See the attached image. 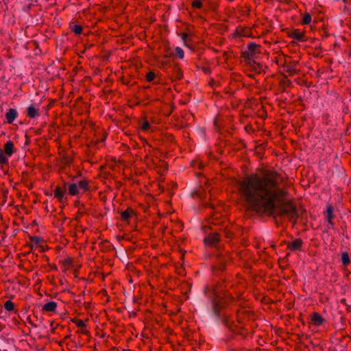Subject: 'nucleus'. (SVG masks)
Masks as SVG:
<instances>
[{
	"mask_svg": "<svg viewBox=\"0 0 351 351\" xmlns=\"http://www.w3.org/2000/svg\"><path fill=\"white\" fill-rule=\"evenodd\" d=\"M281 180L276 173L263 176L252 174L241 182V193L248 210L269 215L276 213L295 223L298 219L295 206L290 202H284L281 199L285 195L279 186Z\"/></svg>",
	"mask_w": 351,
	"mask_h": 351,
	"instance_id": "nucleus-1",
	"label": "nucleus"
},
{
	"mask_svg": "<svg viewBox=\"0 0 351 351\" xmlns=\"http://www.w3.org/2000/svg\"><path fill=\"white\" fill-rule=\"evenodd\" d=\"M205 293L211 299L215 313L217 315H219V310L232 300V297L217 289L211 290L208 288L205 290Z\"/></svg>",
	"mask_w": 351,
	"mask_h": 351,
	"instance_id": "nucleus-2",
	"label": "nucleus"
},
{
	"mask_svg": "<svg viewBox=\"0 0 351 351\" xmlns=\"http://www.w3.org/2000/svg\"><path fill=\"white\" fill-rule=\"evenodd\" d=\"M88 190V182L83 180L69 185L68 192L72 196L80 195Z\"/></svg>",
	"mask_w": 351,
	"mask_h": 351,
	"instance_id": "nucleus-3",
	"label": "nucleus"
},
{
	"mask_svg": "<svg viewBox=\"0 0 351 351\" xmlns=\"http://www.w3.org/2000/svg\"><path fill=\"white\" fill-rule=\"evenodd\" d=\"M260 53V46L254 43H250L247 49L243 53L245 60L256 59Z\"/></svg>",
	"mask_w": 351,
	"mask_h": 351,
	"instance_id": "nucleus-4",
	"label": "nucleus"
},
{
	"mask_svg": "<svg viewBox=\"0 0 351 351\" xmlns=\"http://www.w3.org/2000/svg\"><path fill=\"white\" fill-rule=\"evenodd\" d=\"M334 209L332 205H327L326 211L324 213L325 217L326 218L328 224L327 228H332L334 226V223L332 221L333 218L335 217L334 215Z\"/></svg>",
	"mask_w": 351,
	"mask_h": 351,
	"instance_id": "nucleus-5",
	"label": "nucleus"
},
{
	"mask_svg": "<svg viewBox=\"0 0 351 351\" xmlns=\"http://www.w3.org/2000/svg\"><path fill=\"white\" fill-rule=\"evenodd\" d=\"M65 189H62L59 186H56L53 193L54 197L58 199L61 204H65L66 202V197H65Z\"/></svg>",
	"mask_w": 351,
	"mask_h": 351,
	"instance_id": "nucleus-6",
	"label": "nucleus"
},
{
	"mask_svg": "<svg viewBox=\"0 0 351 351\" xmlns=\"http://www.w3.org/2000/svg\"><path fill=\"white\" fill-rule=\"evenodd\" d=\"M27 116L29 118L34 119L40 116L39 106L37 104H31L27 108Z\"/></svg>",
	"mask_w": 351,
	"mask_h": 351,
	"instance_id": "nucleus-7",
	"label": "nucleus"
},
{
	"mask_svg": "<svg viewBox=\"0 0 351 351\" xmlns=\"http://www.w3.org/2000/svg\"><path fill=\"white\" fill-rule=\"evenodd\" d=\"M289 36L298 41H304L306 40L304 32L299 29H293L289 34Z\"/></svg>",
	"mask_w": 351,
	"mask_h": 351,
	"instance_id": "nucleus-8",
	"label": "nucleus"
},
{
	"mask_svg": "<svg viewBox=\"0 0 351 351\" xmlns=\"http://www.w3.org/2000/svg\"><path fill=\"white\" fill-rule=\"evenodd\" d=\"M247 66L254 72H260L262 69V65L256 61V59L246 60Z\"/></svg>",
	"mask_w": 351,
	"mask_h": 351,
	"instance_id": "nucleus-9",
	"label": "nucleus"
},
{
	"mask_svg": "<svg viewBox=\"0 0 351 351\" xmlns=\"http://www.w3.org/2000/svg\"><path fill=\"white\" fill-rule=\"evenodd\" d=\"M17 116V111L14 108H10L5 114V119L7 122L10 124L12 123Z\"/></svg>",
	"mask_w": 351,
	"mask_h": 351,
	"instance_id": "nucleus-10",
	"label": "nucleus"
},
{
	"mask_svg": "<svg viewBox=\"0 0 351 351\" xmlns=\"http://www.w3.org/2000/svg\"><path fill=\"white\" fill-rule=\"evenodd\" d=\"M302 241L300 239H295L293 241L289 243L288 247L290 250H301Z\"/></svg>",
	"mask_w": 351,
	"mask_h": 351,
	"instance_id": "nucleus-11",
	"label": "nucleus"
},
{
	"mask_svg": "<svg viewBox=\"0 0 351 351\" xmlns=\"http://www.w3.org/2000/svg\"><path fill=\"white\" fill-rule=\"evenodd\" d=\"M297 62H291L290 63H286L284 66V71L289 73V75H293L297 71Z\"/></svg>",
	"mask_w": 351,
	"mask_h": 351,
	"instance_id": "nucleus-12",
	"label": "nucleus"
},
{
	"mask_svg": "<svg viewBox=\"0 0 351 351\" xmlns=\"http://www.w3.org/2000/svg\"><path fill=\"white\" fill-rule=\"evenodd\" d=\"M219 241V236L215 233L208 235L204 239V241L207 245H214Z\"/></svg>",
	"mask_w": 351,
	"mask_h": 351,
	"instance_id": "nucleus-13",
	"label": "nucleus"
},
{
	"mask_svg": "<svg viewBox=\"0 0 351 351\" xmlns=\"http://www.w3.org/2000/svg\"><path fill=\"white\" fill-rule=\"evenodd\" d=\"M311 321L314 325L319 326L323 324L324 319L319 313H314L311 316Z\"/></svg>",
	"mask_w": 351,
	"mask_h": 351,
	"instance_id": "nucleus-14",
	"label": "nucleus"
},
{
	"mask_svg": "<svg viewBox=\"0 0 351 351\" xmlns=\"http://www.w3.org/2000/svg\"><path fill=\"white\" fill-rule=\"evenodd\" d=\"M134 210L129 208L126 210L121 213V219L123 221H128L131 217L134 215Z\"/></svg>",
	"mask_w": 351,
	"mask_h": 351,
	"instance_id": "nucleus-15",
	"label": "nucleus"
},
{
	"mask_svg": "<svg viewBox=\"0 0 351 351\" xmlns=\"http://www.w3.org/2000/svg\"><path fill=\"white\" fill-rule=\"evenodd\" d=\"M5 154L11 156L14 152V144L12 141H8L4 146Z\"/></svg>",
	"mask_w": 351,
	"mask_h": 351,
	"instance_id": "nucleus-16",
	"label": "nucleus"
},
{
	"mask_svg": "<svg viewBox=\"0 0 351 351\" xmlns=\"http://www.w3.org/2000/svg\"><path fill=\"white\" fill-rule=\"evenodd\" d=\"M57 307V304L55 302L51 301L47 303H46L44 306L43 309L45 311L48 312H52L56 310Z\"/></svg>",
	"mask_w": 351,
	"mask_h": 351,
	"instance_id": "nucleus-17",
	"label": "nucleus"
},
{
	"mask_svg": "<svg viewBox=\"0 0 351 351\" xmlns=\"http://www.w3.org/2000/svg\"><path fill=\"white\" fill-rule=\"evenodd\" d=\"M341 263L343 266H348L350 263V256L348 252H343L341 253Z\"/></svg>",
	"mask_w": 351,
	"mask_h": 351,
	"instance_id": "nucleus-18",
	"label": "nucleus"
},
{
	"mask_svg": "<svg viewBox=\"0 0 351 351\" xmlns=\"http://www.w3.org/2000/svg\"><path fill=\"white\" fill-rule=\"evenodd\" d=\"M71 322L80 328H86V326L85 324V322L82 319H77L73 318V319H71Z\"/></svg>",
	"mask_w": 351,
	"mask_h": 351,
	"instance_id": "nucleus-19",
	"label": "nucleus"
},
{
	"mask_svg": "<svg viewBox=\"0 0 351 351\" xmlns=\"http://www.w3.org/2000/svg\"><path fill=\"white\" fill-rule=\"evenodd\" d=\"M4 308L6 311H12L14 309V303L11 300H7L4 304Z\"/></svg>",
	"mask_w": 351,
	"mask_h": 351,
	"instance_id": "nucleus-20",
	"label": "nucleus"
},
{
	"mask_svg": "<svg viewBox=\"0 0 351 351\" xmlns=\"http://www.w3.org/2000/svg\"><path fill=\"white\" fill-rule=\"evenodd\" d=\"M175 52H176V54L177 55V56L180 59H183L184 58V51L182 49V48H180V47H176L175 48Z\"/></svg>",
	"mask_w": 351,
	"mask_h": 351,
	"instance_id": "nucleus-21",
	"label": "nucleus"
},
{
	"mask_svg": "<svg viewBox=\"0 0 351 351\" xmlns=\"http://www.w3.org/2000/svg\"><path fill=\"white\" fill-rule=\"evenodd\" d=\"M311 22V16L308 13H305L303 16L302 23L303 24L307 25Z\"/></svg>",
	"mask_w": 351,
	"mask_h": 351,
	"instance_id": "nucleus-22",
	"label": "nucleus"
},
{
	"mask_svg": "<svg viewBox=\"0 0 351 351\" xmlns=\"http://www.w3.org/2000/svg\"><path fill=\"white\" fill-rule=\"evenodd\" d=\"M8 158L2 152V151H0V165H5L8 163Z\"/></svg>",
	"mask_w": 351,
	"mask_h": 351,
	"instance_id": "nucleus-23",
	"label": "nucleus"
},
{
	"mask_svg": "<svg viewBox=\"0 0 351 351\" xmlns=\"http://www.w3.org/2000/svg\"><path fill=\"white\" fill-rule=\"evenodd\" d=\"M72 31L75 34H80L82 31V27L79 25H75L73 27H72Z\"/></svg>",
	"mask_w": 351,
	"mask_h": 351,
	"instance_id": "nucleus-24",
	"label": "nucleus"
},
{
	"mask_svg": "<svg viewBox=\"0 0 351 351\" xmlns=\"http://www.w3.org/2000/svg\"><path fill=\"white\" fill-rule=\"evenodd\" d=\"M154 78H155V73L152 71L149 72L146 75V80L147 82H152L154 80Z\"/></svg>",
	"mask_w": 351,
	"mask_h": 351,
	"instance_id": "nucleus-25",
	"label": "nucleus"
},
{
	"mask_svg": "<svg viewBox=\"0 0 351 351\" xmlns=\"http://www.w3.org/2000/svg\"><path fill=\"white\" fill-rule=\"evenodd\" d=\"M31 241L32 243L38 245L42 241V239L39 237H31Z\"/></svg>",
	"mask_w": 351,
	"mask_h": 351,
	"instance_id": "nucleus-26",
	"label": "nucleus"
},
{
	"mask_svg": "<svg viewBox=\"0 0 351 351\" xmlns=\"http://www.w3.org/2000/svg\"><path fill=\"white\" fill-rule=\"evenodd\" d=\"M150 127V125L148 121H144L142 125H141V129L143 130V131H147L149 130Z\"/></svg>",
	"mask_w": 351,
	"mask_h": 351,
	"instance_id": "nucleus-27",
	"label": "nucleus"
},
{
	"mask_svg": "<svg viewBox=\"0 0 351 351\" xmlns=\"http://www.w3.org/2000/svg\"><path fill=\"white\" fill-rule=\"evenodd\" d=\"M193 6L196 8H201L202 3L199 0H195L192 3Z\"/></svg>",
	"mask_w": 351,
	"mask_h": 351,
	"instance_id": "nucleus-28",
	"label": "nucleus"
},
{
	"mask_svg": "<svg viewBox=\"0 0 351 351\" xmlns=\"http://www.w3.org/2000/svg\"><path fill=\"white\" fill-rule=\"evenodd\" d=\"M187 37H188V34H182V40L184 41L185 45H186Z\"/></svg>",
	"mask_w": 351,
	"mask_h": 351,
	"instance_id": "nucleus-29",
	"label": "nucleus"
},
{
	"mask_svg": "<svg viewBox=\"0 0 351 351\" xmlns=\"http://www.w3.org/2000/svg\"><path fill=\"white\" fill-rule=\"evenodd\" d=\"M81 332L83 334H86L87 330H86L85 328H81Z\"/></svg>",
	"mask_w": 351,
	"mask_h": 351,
	"instance_id": "nucleus-30",
	"label": "nucleus"
}]
</instances>
